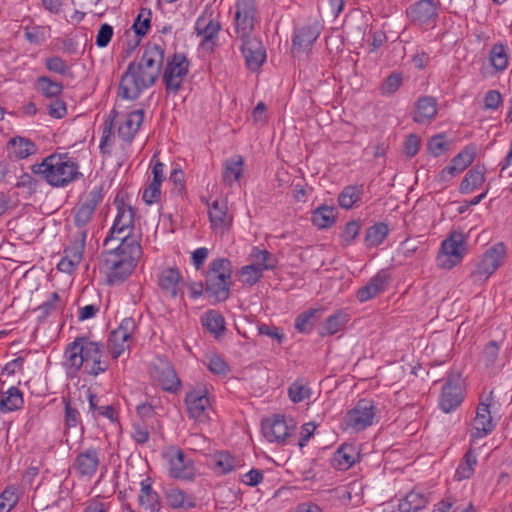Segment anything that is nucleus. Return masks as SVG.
Listing matches in <instances>:
<instances>
[{
	"mask_svg": "<svg viewBox=\"0 0 512 512\" xmlns=\"http://www.w3.org/2000/svg\"><path fill=\"white\" fill-rule=\"evenodd\" d=\"M189 64L183 53H174L167 58L162 78L168 93L176 94L182 88L184 78L189 72Z\"/></svg>",
	"mask_w": 512,
	"mask_h": 512,
	"instance_id": "nucleus-6",
	"label": "nucleus"
},
{
	"mask_svg": "<svg viewBox=\"0 0 512 512\" xmlns=\"http://www.w3.org/2000/svg\"><path fill=\"white\" fill-rule=\"evenodd\" d=\"M194 29L196 35L201 37L200 48L213 52L218 46L219 33L221 31L220 22L213 18L212 14L204 13L197 18Z\"/></svg>",
	"mask_w": 512,
	"mask_h": 512,
	"instance_id": "nucleus-8",
	"label": "nucleus"
},
{
	"mask_svg": "<svg viewBox=\"0 0 512 512\" xmlns=\"http://www.w3.org/2000/svg\"><path fill=\"white\" fill-rule=\"evenodd\" d=\"M135 327L136 324L132 318L123 319L118 328L115 329L116 339H129Z\"/></svg>",
	"mask_w": 512,
	"mask_h": 512,
	"instance_id": "nucleus-60",
	"label": "nucleus"
},
{
	"mask_svg": "<svg viewBox=\"0 0 512 512\" xmlns=\"http://www.w3.org/2000/svg\"><path fill=\"white\" fill-rule=\"evenodd\" d=\"M86 237L87 232L85 230L79 231L76 239L71 242V244L64 250V256L71 259L78 265L80 264L83 257Z\"/></svg>",
	"mask_w": 512,
	"mask_h": 512,
	"instance_id": "nucleus-43",
	"label": "nucleus"
},
{
	"mask_svg": "<svg viewBox=\"0 0 512 512\" xmlns=\"http://www.w3.org/2000/svg\"><path fill=\"white\" fill-rule=\"evenodd\" d=\"M102 191L103 188L101 186L94 187L89 192L87 199L78 207L75 213L74 223L80 229V231L83 230V227L89 223L96 207L102 201Z\"/></svg>",
	"mask_w": 512,
	"mask_h": 512,
	"instance_id": "nucleus-17",
	"label": "nucleus"
},
{
	"mask_svg": "<svg viewBox=\"0 0 512 512\" xmlns=\"http://www.w3.org/2000/svg\"><path fill=\"white\" fill-rule=\"evenodd\" d=\"M241 52L245 58L246 66L251 71H256L266 60V50L258 37L241 40Z\"/></svg>",
	"mask_w": 512,
	"mask_h": 512,
	"instance_id": "nucleus-15",
	"label": "nucleus"
},
{
	"mask_svg": "<svg viewBox=\"0 0 512 512\" xmlns=\"http://www.w3.org/2000/svg\"><path fill=\"white\" fill-rule=\"evenodd\" d=\"M376 414V406L372 400L360 399L345 416V424L356 432L362 431L372 425Z\"/></svg>",
	"mask_w": 512,
	"mask_h": 512,
	"instance_id": "nucleus-9",
	"label": "nucleus"
},
{
	"mask_svg": "<svg viewBox=\"0 0 512 512\" xmlns=\"http://www.w3.org/2000/svg\"><path fill=\"white\" fill-rule=\"evenodd\" d=\"M363 194L362 184L345 186L338 195V204L341 208L349 210L362 199Z\"/></svg>",
	"mask_w": 512,
	"mask_h": 512,
	"instance_id": "nucleus-34",
	"label": "nucleus"
},
{
	"mask_svg": "<svg viewBox=\"0 0 512 512\" xmlns=\"http://www.w3.org/2000/svg\"><path fill=\"white\" fill-rule=\"evenodd\" d=\"M489 59L491 65L496 71H503L508 66V47L502 43H496L492 46Z\"/></svg>",
	"mask_w": 512,
	"mask_h": 512,
	"instance_id": "nucleus-45",
	"label": "nucleus"
},
{
	"mask_svg": "<svg viewBox=\"0 0 512 512\" xmlns=\"http://www.w3.org/2000/svg\"><path fill=\"white\" fill-rule=\"evenodd\" d=\"M262 432L269 442H284L290 434V427L284 416L275 415L262 422Z\"/></svg>",
	"mask_w": 512,
	"mask_h": 512,
	"instance_id": "nucleus-22",
	"label": "nucleus"
},
{
	"mask_svg": "<svg viewBox=\"0 0 512 512\" xmlns=\"http://www.w3.org/2000/svg\"><path fill=\"white\" fill-rule=\"evenodd\" d=\"M445 138L444 134H437L429 139L427 150L434 157H438L448 150L450 143Z\"/></svg>",
	"mask_w": 512,
	"mask_h": 512,
	"instance_id": "nucleus-53",
	"label": "nucleus"
},
{
	"mask_svg": "<svg viewBox=\"0 0 512 512\" xmlns=\"http://www.w3.org/2000/svg\"><path fill=\"white\" fill-rule=\"evenodd\" d=\"M323 311V308H311L300 313L295 319V329L300 333L310 334L321 318Z\"/></svg>",
	"mask_w": 512,
	"mask_h": 512,
	"instance_id": "nucleus-28",
	"label": "nucleus"
},
{
	"mask_svg": "<svg viewBox=\"0 0 512 512\" xmlns=\"http://www.w3.org/2000/svg\"><path fill=\"white\" fill-rule=\"evenodd\" d=\"M389 234V227L384 222H378L366 230L364 242L366 247H378L383 243Z\"/></svg>",
	"mask_w": 512,
	"mask_h": 512,
	"instance_id": "nucleus-36",
	"label": "nucleus"
},
{
	"mask_svg": "<svg viewBox=\"0 0 512 512\" xmlns=\"http://www.w3.org/2000/svg\"><path fill=\"white\" fill-rule=\"evenodd\" d=\"M485 180L484 171L479 168L470 169L460 184V193L468 194L481 186Z\"/></svg>",
	"mask_w": 512,
	"mask_h": 512,
	"instance_id": "nucleus-40",
	"label": "nucleus"
},
{
	"mask_svg": "<svg viewBox=\"0 0 512 512\" xmlns=\"http://www.w3.org/2000/svg\"><path fill=\"white\" fill-rule=\"evenodd\" d=\"M506 256V247L500 242L490 247L483 255V258L491 265V269H498L503 263Z\"/></svg>",
	"mask_w": 512,
	"mask_h": 512,
	"instance_id": "nucleus-49",
	"label": "nucleus"
},
{
	"mask_svg": "<svg viewBox=\"0 0 512 512\" xmlns=\"http://www.w3.org/2000/svg\"><path fill=\"white\" fill-rule=\"evenodd\" d=\"M506 256V247L500 242L490 247L483 255V258L491 265V269H498L503 263Z\"/></svg>",
	"mask_w": 512,
	"mask_h": 512,
	"instance_id": "nucleus-50",
	"label": "nucleus"
},
{
	"mask_svg": "<svg viewBox=\"0 0 512 512\" xmlns=\"http://www.w3.org/2000/svg\"><path fill=\"white\" fill-rule=\"evenodd\" d=\"M99 464V450L90 447L76 456L72 468L79 477L92 478L97 472Z\"/></svg>",
	"mask_w": 512,
	"mask_h": 512,
	"instance_id": "nucleus-16",
	"label": "nucleus"
},
{
	"mask_svg": "<svg viewBox=\"0 0 512 512\" xmlns=\"http://www.w3.org/2000/svg\"><path fill=\"white\" fill-rule=\"evenodd\" d=\"M360 229L361 223L358 220H352L346 223L340 235L342 245L348 246L352 244L356 237L359 235Z\"/></svg>",
	"mask_w": 512,
	"mask_h": 512,
	"instance_id": "nucleus-54",
	"label": "nucleus"
},
{
	"mask_svg": "<svg viewBox=\"0 0 512 512\" xmlns=\"http://www.w3.org/2000/svg\"><path fill=\"white\" fill-rule=\"evenodd\" d=\"M207 367L209 371L217 375H225L229 371L228 364L218 355L209 358Z\"/></svg>",
	"mask_w": 512,
	"mask_h": 512,
	"instance_id": "nucleus-61",
	"label": "nucleus"
},
{
	"mask_svg": "<svg viewBox=\"0 0 512 512\" xmlns=\"http://www.w3.org/2000/svg\"><path fill=\"white\" fill-rule=\"evenodd\" d=\"M182 276L178 268L168 267L163 269L158 275V284L165 296L170 298H183L184 292L180 284Z\"/></svg>",
	"mask_w": 512,
	"mask_h": 512,
	"instance_id": "nucleus-18",
	"label": "nucleus"
},
{
	"mask_svg": "<svg viewBox=\"0 0 512 512\" xmlns=\"http://www.w3.org/2000/svg\"><path fill=\"white\" fill-rule=\"evenodd\" d=\"M348 321L349 315L342 310H338L325 320L322 328L319 329L318 334L321 337L332 336L343 330Z\"/></svg>",
	"mask_w": 512,
	"mask_h": 512,
	"instance_id": "nucleus-29",
	"label": "nucleus"
},
{
	"mask_svg": "<svg viewBox=\"0 0 512 512\" xmlns=\"http://www.w3.org/2000/svg\"><path fill=\"white\" fill-rule=\"evenodd\" d=\"M337 217V210L333 206L321 205L312 213V222L319 229L331 227Z\"/></svg>",
	"mask_w": 512,
	"mask_h": 512,
	"instance_id": "nucleus-33",
	"label": "nucleus"
},
{
	"mask_svg": "<svg viewBox=\"0 0 512 512\" xmlns=\"http://www.w3.org/2000/svg\"><path fill=\"white\" fill-rule=\"evenodd\" d=\"M63 403L65 404V413H64V425L67 429L65 435L67 436L70 429L80 427L81 435L83 434V425L80 417L79 411L74 408L70 401L66 398H63Z\"/></svg>",
	"mask_w": 512,
	"mask_h": 512,
	"instance_id": "nucleus-47",
	"label": "nucleus"
},
{
	"mask_svg": "<svg viewBox=\"0 0 512 512\" xmlns=\"http://www.w3.org/2000/svg\"><path fill=\"white\" fill-rule=\"evenodd\" d=\"M465 238L464 233L452 231L442 242L441 253L437 257L440 267L450 269L462 260L466 253Z\"/></svg>",
	"mask_w": 512,
	"mask_h": 512,
	"instance_id": "nucleus-7",
	"label": "nucleus"
},
{
	"mask_svg": "<svg viewBox=\"0 0 512 512\" xmlns=\"http://www.w3.org/2000/svg\"><path fill=\"white\" fill-rule=\"evenodd\" d=\"M496 427L492 419L489 405L480 403L476 410V416L472 422V432L470 434L472 439H480L490 434Z\"/></svg>",
	"mask_w": 512,
	"mask_h": 512,
	"instance_id": "nucleus-20",
	"label": "nucleus"
},
{
	"mask_svg": "<svg viewBox=\"0 0 512 512\" xmlns=\"http://www.w3.org/2000/svg\"><path fill=\"white\" fill-rule=\"evenodd\" d=\"M113 34L114 30L111 25L107 23L102 24L97 32L95 44L99 48L107 47L113 37Z\"/></svg>",
	"mask_w": 512,
	"mask_h": 512,
	"instance_id": "nucleus-58",
	"label": "nucleus"
},
{
	"mask_svg": "<svg viewBox=\"0 0 512 512\" xmlns=\"http://www.w3.org/2000/svg\"><path fill=\"white\" fill-rule=\"evenodd\" d=\"M288 395L292 402L300 403L311 396L310 388L301 380L292 383L288 389Z\"/></svg>",
	"mask_w": 512,
	"mask_h": 512,
	"instance_id": "nucleus-52",
	"label": "nucleus"
},
{
	"mask_svg": "<svg viewBox=\"0 0 512 512\" xmlns=\"http://www.w3.org/2000/svg\"><path fill=\"white\" fill-rule=\"evenodd\" d=\"M320 35L318 25H306L297 28L293 37V48L304 51L312 46Z\"/></svg>",
	"mask_w": 512,
	"mask_h": 512,
	"instance_id": "nucleus-26",
	"label": "nucleus"
},
{
	"mask_svg": "<svg viewBox=\"0 0 512 512\" xmlns=\"http://www.w3.org/2000/svg\"><path fill=\"white\" fill-rule=\"evenodd\" d=\"M168 505L172 508H180L184 506L186 495L178 488H170L166 493Z\"/></svg>",
	"mask_w": 512,
	"mask_h": 512,
	"instance_id": "nucleus-62",
	"label": "nucleus"
},
{
	"mask_svg": "<svg viewBox=\"0 0 512 512\" xmlns=\"http://www.w3.org/2000/svg\"><path fill=\"white\" fill-rule=\"evenodd\" d=\"M84 394L89 401V409L94 416H103L111 422L117 421V413L112 405H99L97 395L93 394L90 389H85Z\"/></svg>",
	"mask_w": 512,
	"mask_h": 512,
	"instance_id": "nucleus-35",
	"label": "nucleus"
},
{
	"mask_svg": "<svg viewBox=\"0 0 512 512\" xmlns=\"http://www.w3.org/2000/svg\"><path fill=\"white\" fill-rule=\"evenodd\" d=\"M165 59L163 44L147 43L141 59L131 62L121 77L118 96L136 100L141 93L155 84L160 76Z\"/></svg>",
	"mask_w": 512,
	"mask_h": 512,
	"instance_id": "nucleus-1",
	"label": "nucleus"
},
{
	"mask_svg": "<svg viewBox=\"0 0 512 512\" xmlns=\"http://www.w3.org/2000/svg\"><path fill=\"white\" fill-rule=\"evenodd\" d=\"M46 68L54 73L66 75L69 72L67 63L59 56L49 57L45 61Z\"/></svg>",
	"mask_w": 512,
	"mask_h": 512,
	"instance_id": "nucleus-59",
	"label": "nucleus"
},
{
	"mask_svg": "<svg viewBox=\"0 0 512 512\" xmlns=\"http://www.w3.org/2000/svg\"><path fill=\"white\" fill-rule=\"evenodd\" d=\"M31 171L53 187H65L83 176L78 162L68 153H53L33 164Z\"/></svg>",
	"mask_w": 512,
	"mask_h": 512,
	"instance_id": "nucleus-4",
	"label": "nucleus"
},
{
	"mask_svg": "<svg viewBox=\"0 0 512 512\" xmlns=\"http://www.w3.org/2000/svg\"><path fill=\"white\" fill-rule=\"evenodd\" d=\"M474 160V153L468 150L459 152L453 159L452 163L458 168V171L465 170Z\"/></svg>",
	"mask_w": 512,
	"mask_h": 512,
	"instance_id": "nucleus-63",
	"label": "nucleus"
},
{
	"mask_svg": "<svg viewBox=\"0 0 512 512\" xmlns=\"http://www.w3.org/2000/svg\"><path fill=\"white\" fill-rule=\"evenodd\" d=\"M390 283L387 270H380L369 282L357 290L356 297L360 302H366L384 292Z\"/></svg>",
	"mask_w": 512,
	"mask_h": 512,
	"instance_id": "nucleus-19",
	"label": "nucleus"
},
{
	"mask_svg": "<svg viewBox=\"0 0 512 512\" xmlns=\"http://www.w3.org/2000/svg\"><path fill=\"white\" fill-rule=\"evenodd\" d=\"M437 99L432 96H421L415 103L413 121L424 124L433 120L437 114Z\"/></svg>",
	"mask_w": 512,
	"mask_h": 512,
	"instance_id": "nucleus-24",
	"label": "nucleus"
},
{
	"mask_svg": "<svg viewBox=\"0 0 512 512\" xmlns=\"http://www.w3.org/2000/svg\"><path fill=\"white\" fill-rule=\"evenodd\" d=\"M402 84V75L400 73H391L383 82L381 91L383 95H391L396 92Z\"/></svg>",
	"mask_w": 512,
	"mask_h": 512,
	"instance_id": "nucleus-57",
	"label": "nucleus"
},
{
	"mask_svg": "<svg viewBox=\"0 0 512 512\" xmlns=\"http://www.w3.org/2000/svg\"><path fill=\"white\" fill-rule=\"evenodd\" d=\"M144 119V110L139 109L130 112L125 121L118 128V136L119 138L130 144L137 131L139 130Z\"/></svg>",
	"mask_w": 512,
	"mask_h": 512,
	"instance_id": "nucleus-25",
	"label": "nucleus"
},
{
	"mask_svg": "<svg viewBox=\"0 0 512 512\" xmlns=\"http://www.w3.org/2000/svg\"><path fill=\"white\" fill-rule=\"evenodd\" d=\"M250 258L253 261V265H257L260 270H274L278 264L276 256L270 253L268 250L253 247Z\"/></svg>",
	"mask_w": 512,
	"mask_h": 512,
	"instance_id": "nucleus-38",
	"label": "nucleus"
},
{
	"mask_svg": "<svg viewBox=\"0 0 512 512\" xmlns=\"http://www.w3.org/2000/svg\"><path fill=\"white\" fill-rule=\"evenodd\" d=\"M60 300V296L57 292H53L51 294V298L42 303L40 306L37 307L36 311L40 313V318H46L49 316L53 311L57 309L56 303Z\"/></svg>",
	"mask_w": 512,
	"mask_h": 512,
	"instance_id": "nucleus-64",
	"label": "nucleus"
},
{
	"mask_svg": "<svg viewBox=\"0 0 512 512\" xmlns=\"http://www.w3.org/2000/svg\"><path fill=\"white\" fill-rule=\"evenodd\" d=\"M477 464V457L473 449H469L461 462L459 463L456 472L455 479L458 481L468 479L472 476L474 468Z\"/></svg>",
	"mask_w": 512,
	"mask_h": 512,
	"instance_id": "nucleus-41",
	"label": "nucleus"
},
{
	"mask_svg": "<svg viewBox=\"0 0 512 512\" xmlns=\"http://www.w3.org/2000/svg\"><path fill=\"white\" fill-rule=\"evenodd\" d=\"M153 376L158 379L165 391L176 392L180 388V379L172 365L168 362L160 361L158 365H155Z\"/></svg>",
	"mask_w": 512,
	"mask_h": 512,
	"instance_id": "nucleus-23",
	"label": "nucleus"
},
{
	"mask_svg": "<svg viewBox=\"0 0 512 512\" xmlns=\"http://www.w3.org/2000/svg\"><path fill=\"white\" fill-rule=\"evenodd\" d=\"M427 504V499L421 493L411 491L399 503L400 512H416L424 508Z\"/></svg>",
	"mask_w": 512,
	"mask_h": 512,
	"instance_id": "nucleus-46",
	"label": "nucleus"
},
{
	"mask_svg": "<svg viewBox=\"0 0 512 512\" xmlns=\"http://www.w3.org/2000/svg\"><path fill=\"white\" fill-rule=\"evenodd\" d=\"M24 405L22 392L17 387H11L0 397V412L8 413L19 410Z\"/></svg>",
	"mask_w": 512,
	"mask_h": 512,
	"instance_id": "nucleus-30",
	"label": "nucleus"
},
{
	"mask_svg": "<svg viewBox=\"0 0 512 512\" xmlns=\"http://www.w3.org/2000/svg\"><path fill=\"white\" fill-rule=\"evenodd\" d=\"M102 255L107 269V283L119 285L129 278L142 256L139 237L129 232Z\"/></svg>",
	"mask_w": 512,
	"mask_h": 512,
	"instance_id": "nucleus-2",
	"label": "nucleus"
},
{
	"mask_svg": "<svg viewBox=\"0 0 512 512\" xmlns=\"http://www.w3.org/2000/svg\"><path fill=\"white\" fill-rule=\"evenodd\" d=\"M232 264L227 258L214 259L205 273V293L214 302H224L230 296Z\"/></svg>",
	"mask_w": 512,
	"mask_h": 512,
	"instance_id": "nucleus-5",
	"label": "nucleus"
},
{
	"mask_svg": "<svg viewBox=\"0 0 512 512\" xmlns=\"http://www.w3.org/2000/svg\"><path fill=\"white\" fill-rule=\"evenodd\" d=\"M65 355L70 367L76 371L83 367L92 376L104 373L109 368V362L104 358L103 345L85 337L76 338L70 343Z\"/></svg>",
	"mask_w": 512,
	"mask_h": 512,
	"instance_id": "nucleus-3",
	"label": "nucleus"
},
{
	"mask_svg": "<svg viewBox=\"0 0 512 512\" xmlns=\"http://www.w3.org/2000/svg\"><path fill=\"white\" fill-rule=\"evenodd\" d=\"M135 210L123 201L117 203V215L110 229L109 235L104 239V247H109L114 240L123 238L121 236L126 230L134 229Z\"/></svg>",
	"mask_w": 512,
	"mask_h": 512,
	"instance_id": "nucleus-12",
	"label": "nucleus"
},
{
	"mask_svg": "<svg viewBox=\"0 0 512 512\" xmlns=\"http://www.w3.org/2000/svg\"><path fill=\"white\" fill-rule=\"evenodd\" d=\"M127 341L128 339H116L115 330L110 333L107 347L113 359H118L122 353L129 348V345L126 344Z\"/></svg>",
	"mask_w": 512,
	"mask_h": 512,
	"instance_id": "nucleus-56",
	"label": "nucleus"
},
{
	"mask_svg": "<svg viewBox=\"0 0 512 512\" xmlns=\"http://www.w3.org/2000/svg\"><path fill=\"white\" fill-rule=\"evenodd\" d=\"M256 8L249 0H239L236 3L235 32L240 40L253 37Z\"/></svg>",
	"mask_w": 512,
	"mask_h": 512,
	"instance_id": "nucleus-11",
	"label": "nucleus"
},
{
	"mask_svg": "<svg viewBox=\"0 0 512 512\" xmlns=\"http://www.w3.org/2000/svg\"><path fill=\"white\" fill-rule=\"evenodd\" d=\"M152 11L149 8H141L133 23L134 33L143 37L151 27Z\"/></svg>",
	"mask_w": 512,
	"mask_h": 512,
	"instance_id": "nucleus-51",
	"label": "nucleus"
},
{
	"mask_svg": "<svg viewBox=\"0 0 512 512\" xmlns=\"http://www.w3.org/2000/svg\"><path fill=\"white\" fill-rule=\"evenodd\" d=\"M8 146L12 148L13 156L16 159H26L36 154V144L28 138L17 136L9 140Z\"/></svg>",
	"mask_w": 512,
	"mask_h": 512,
	"instance_id": "nucleus-32",
	"label": "nucleus"
},
{
	"mask_svg": "<svg viewBox=\"0 0 512 512\" xmlns=\"http://www.w3.org/2000/svg\"><path fill=\"white\" fill-rule=\"evenodd\" d=\"M202 324L216 338H220L226 330L224 317L216 310L207 311L202 319Z\"/></svg>",
	"mask_w": 512,
	"mask_h": 512,
	"instance_id": "nucleus-37",
	"label": "nucleus"
},
{
	"mask_svg": "<svg viewBox=\"0 0 512 512\" xmlns=\"http://www.w3.org/2000/svg\"><path fill=\"white\" fill-rule=\"evenodd\" d=\"M463 399L464 388L461 375L458 373L448 375L439 399L440 409L445 413H450L462 403Z\"/></svg>",
	"mask_w": 512,
	"mask_h": 512,
	"instance_id": "nucleus-10",
	"label": "nucleus"
},
{
	"mask_svg": "<svg viewBox=\"0 0 512 512\" xmlns=\"http://www.w3.org/2000/svg\"><path fill=\"white\" fill-rule=\"evenodd\" d=\"M36 89L47 98H56L62 93L63 85L48 76H40L36 81Z\"/></svg>",
	"mask_w": 512,
	"mask_h": 512,
	"instance_id": "nucleus-44",
	"label": "nucleus"
},
{
	"mask_svg": "<svg viewBox=\"0 0 512 512\" xmlns=\"http://www.w3.org/2000/svg\"><path fill=\"white\" fill-rule=\"evenodd\" d=\"M439 5L435 0H419L407 8L406 14L415 25H431L437 20Z\"/></svg>",
	"mask_w": 512,
	"mask_h": 512,
	"instance_id": "nucleus-13",
	"label": "nucleus"
},
{
	"mask_svg": "<svg viewBox=\"0 0 512 512\" xmlns=\"http://www.w3.org/2000/svg\"><path fill=\"white\" fill-rule=\"evenodd\" d=\"M244 159L240 155L228 158L224 162V171L222 179L225 184L232 186V184L238 181L243 174Z\"/></svg>",
	"mask_w": 512,
	"mask_h": 512,
	"instance_id": "nucleus-31",
	"label": "nucleus"
},
{
	"mask_svg": "<svg viewBox=\"0 0 512 512\" xmlns=\"http://www.w3.org/2000/svg\"><path fill=\"white\" fill-rule=\"evenodd\" d=\"M213 463L217 472L227 474L236 468L238 462L230 453L221 451L214 455Z\"/></svg>",
	"mask_w": 512,
	"mask_h": 512,
	"instance_id": "nucleus-48",
	"label": "nucleus"
},
{
	"mask_svg": "<svg viewBox=\"0 0 512 512\" xmlns=\"http://www.w3.org/2000/svg\"><path fill=\"white\" fill-rule=\"evenodd\" d=\"M209 218L213 229L225 228L228 225L226 203L223 201H214L209 208Z\"/></svg>",
	"mask_w": 512,
	"mask_h": 512,
	"instance_id": "nucleus-42",
	"label": "nucleus"
},
{
	"mask_svg": "<svg viewBox=\"0 0 512 512\" xmlns=\"http://www.w3.org/2000/svg\"><path fill=\"white\" fill-rule=\"evenodd\" d=\"M185 404L191 418L200 422L208 418L206 410L210 406V400L204 391L193 390L188 392L185 397Z\"/></svg>",
	"mask_w": 512,
	"mask_h": 512,
	"instance_id": "nucleus-21",
	"label": "nucleus"
},
{
	"mask_svg": "<svg viewBox=\"0 0 512 512\" xmlns=\"http://www.w3.org/2000/svg\"><path fill=\"white\" fill-rule=\"evenodd\" d=\"M196 474L193 461L181 450L170 453L169 475L175 479L191 481Z\"/></svg>",
	"mask_w": 512,
	"mask_h": 512,
	"instance_id": "nucleus-14",
	"label": "nucleus"
},
{
	"mask_svg": "<svg viewBox=\"0 0 512 512\" xmlns=\"http://www.w3.org/2000/svg\"><path fill=\"white\" fill-rule=\"evenodd\" d=\"M240 276L244 284L252 286L263 277V272L257 265L250 264L241 268Z\"/></svg>",
	"mask_w": 512,
	"mask_h": 512,
	"instance_id": "nucleus-55",
	"label": "nucleus"
},
{
	"mask_svg": "<svg viewBox=\"0 0 512 512\" xmlns=\"http://www.w3.org/2000/svg\"><path fill=\"white\" fill-rule=\"evenodd\" d=\"M359 453L353 445H342L334 453L331 460L332 466L337 470L345 471L357 462Z\"/></svg>",
	"mask_w": 512,
	"mask_h": 512,
	"instance_id": "nucleus-27",
	"label": "nucleus"
},
{
	"mask_svg": "<svg viewBox=\"0 0 512 512\" xmlns=\"http://www.w3.org/2000/svg\"><path fill=\"white\" fill-rule=\"evenodd\" d=\"M138 500L139 503L146 509L151 511L159 510V496L153 490L151 484L149 483V479L143 480L141 482V490Z\"/></svg>",
	"mask_w": 512,
	"mask_h": 512,
	"instance_id": "nucleus-39",
	"label": "nucleus"
}]
</instances>
